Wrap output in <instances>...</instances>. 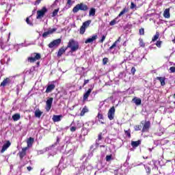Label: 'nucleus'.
Listing matches in <instances>:
<instances>
[{
	"mask_svg": "<svg viewBox=\"0 0 175 175\" xmlns=\"http://www.w3.org/2000/svg\"><path fill=\"white\" fill-rule=\"evenodd\" d=\"M79 42L75 41L74 39H71L68 42L66 48L62 46L59 49L57 57H62V54H64L68 49H70V53H75V51H77V50H79Z\"/></svg>",
	"mask_w": 175,
	"mask_h": 175,
	"instance_id": "nucleus-1",
	"label": "nucleus"
},
{
	"mask_svg": "<svg viewBox=\"0 0 175 175\" xmlns=\"http://www.w3.org/2000/svg\"><path fill=\"white\" fill-rule=\"evenodd\" d=\"M79 10H82L83 12H87L88 10V6L83 3L77 4L72 9L73 13H77Z\"/></svg>",
	"mask_w": 175,
	"mask_h": 175,
	"instance_id": "nucleus-2",
	"label": "nucleus"
},
{
	"mask_svg": "<svg viewBox=\"0 0 175 175\" xmlns=\"http://www.w3.org/2000/svg\"><path fill=\"white\" fill-rule=\"evenodd\" d=\"M42 58V55L38 53H33L31 54V57H27V61L30 64H33V62H36V61H39Z\"/></svg>",
	"mask_w": 175,
	"mask_h": 175,
	"instance_id": "nucleus-3",
	"label": "nucleus"
},
{
	"mask_svg": "<svg viewBox=\"0 0 175 175\" xmlns=\"http://www.w3.org/2000/svg\"><path fill=\"white\" fill-rule=\"evenodd\" d=\"M48 12L47 8L43 7L41 10L37 11V20H40L44 17V14Z\"/></svg>",
	"mask_w": 175,
	"mask_h": 175,
	"instance_id": "nucleus-4",
	"label": "nucleus"
},
{
	"mask_svg": "<svg viewBox=\"0 0 175 175\" xmlns=\"http://www.w3.org/2000/svg\"><path fill=\"white\" fill-rule=\"evenodd\" d=\"M116 114V108L112 107L108 111V118L110 121H113L114 120V116Z\"/></svg>",
	"mask_w": 175,
	"mask_h": 175,
	"instance_id": "nucleus-5",
	"label": "nucleus"
},
{
	"mask_svg": "<svg viewBox=\"0 0 175 175\" xmlns=\"http://www.w3.org/2000/svg\"><path fill=\"white\" fill-rule=\"evenodd\" d=\"M62 40L61 38L54 40L49 44V49H53V47L58 46L59 44H61Z\"/></svg>",
	"mask_w": 175,
	"mask_h": 175,
	"instance_id": "nucleus-6",
	"label": "nucleus"
},
{
	"mask_svg": "<svg viewBox=\"0 0 175 175\" xmlns=\"http://www.w3.org/2000/svg\"><path fill=\"white\" fill-rule=\"evenodd\" d=\"M53 100L54 98L53 97L49 98L46 102L45 110L49 112L51 110V106H53Z\"/></svg>",
	"mask_w": 175,
	"mask_h": 175,
	"instance_id": "nucleus-7",
	"label": "nucleus"
},
{
	"mask_svg": "<svg viewBox=\"0 0 175 175\" xmlns=\"http://www.w3.org/2000/svg\"><path fill=\"white\" fill-rule=\"evenodd\" d=\"M27 150H28V146L23 148L22 150L18 152V155L20 161H23L24 157L27 155Z\"/></svg>",
	"mask_w": 175,
	"mask_h": 175,
	"instance_id": "nucleus-8",
	"label": "nucleus"
},
{
	"mask_svg": "<svg viewBox=\"0 0 175 175\" xmlns=\"http://www.w3.org/2000/svg\"><path fill=\"white\" fill-rule=\"evenodd\" d=\"M151 127V122L150 121H146L142 128V132H148Z\"/></svg>",
	"mask_w": 175,
	"mask_h": 175,
	"instance_id": "nucleus-9",
	"label": "nucleus"
},
{
	"mask_svg": "<svg viewBox=\"0 0 175 175\" xmlns=\"http://www.w3.org/2000/svg\"><path fill=\"white\" fill-rule=\"evenodd\" d=\"M10 146H12V143L10 142V141H7L5 144H4L2 146L1 152V154H3V152H5V151H6V150H8Z\"/></svg>",
	"mask_w": 175,
	"mask_h": 175,
	"instance_id": "nucleus-10",
	"label": "nucleus"
},
{
	"mask_svg": "<svg viewBox=\"0 0 175 175\" xmlns=\"http://www.w3.org/2000/svg\"><path fill=\"white\" fill-rule=\"evenodd\" d=\"M10 83H12V80L10 78L7 77L1 83L0 87H6V85H8V84H10Z\"/></svg>",
	"mask_w": 175,
	"mask_h": 175,
	"instance_id": "nucleus-11",
	"label": "nucleus"
},
{
	"mask_svg": "<svg viewBox=\"0 0 175 175\" xmlns=\"http://www.w3.org/2000/svg\"><path fill=\"white\" fill-rule=\"evenodd\" d=\"M53 90H55V84H49L46 87V90L45 91L46 94H49Z\"/></svg>",
	"mask_w": 175,
	"mask_h": 175,
	"instance_id": "nucleus-12",
	"label": "nucleus"
},
{
	"mask_svg": "<svg viewBox=\"0 0 175 175\" xmlns=\"http://www.w3.org/2000/svg\"><path fill=\"white\" fill-rule=\"evenodd\" d=\"M142 144V139H139L137 141H131V146L133 148H136V147H139Z\"/></svg>",
	"mask_w": 175,
	"mask_h": 175,
	"instance_id": "nucleus-13",
	"label": "nucleus"
},
{
	"mask_svg": "<svg viewBox=\"0 0 175 175\" xmlns=\"http://www.w3.org/2000/svg\"><path fill=\"white\" fill-rule=\"evenodd\" d=\"M98 39V35H94L92 36V38H88L85 41V43H92L94 40Z\"/></svg>",
	"mask_w": 175,
	"mask_h": 175,
	"instance_id": "nucleus-14",
	"label": "nucleus"
},
{
	"mask_svg": "<svg viewBox=\"0 0 175 175\" xmlns=\"http://www.w3.org/2000/svg\"><path fill=\"white\" fill-rule=\"evenodd\" d=\"M92 92V89L90 88L86 92L83 94V100H87L88 98L90 97V95H91V93Z\"/></svg>",
	"mask_w": 175,
	"mask_h": 175,
	"instance_id": "nucleus-15",
	"label": "nucleus"
},
{
	"mask_svg": "<svg viewBox=\"0 0 175 175\" xmlns=\"http://www.w3.org/2000/svg\"><path fill=\"white\" fill-rule=\"evenodd\" d=\"M62 118V115H54L52 118L53 122H59Z\"/></svg>",
	"mask_w": 175,
	"mask_h": 175,
	"instance_id": "nucleus-16",
	"label": "nucleus"
},
{
	"mask_svg": "<svg viewBox=\"0 0 175 175\" xmlns=\"http://www.w3.org/2000/svg\"><path fill=\"white\" fill-rule=\"evenodd\" d=\"M156 80H159L161 83V85H162L163 87L166 84V83L165 82V80H166V78L165 77H156Z\"/></svg>",
	"mask_w": 175,
	"mask_h": 175,
	"instance_id": "nucleus-17",
	"label": "nucleus"
},
{
	"mask_svg": "<svg viewBox=\"0 0 175 175\" xmlns=\"http://www.w3.org/2000/svg\"><path fill=\"white\" fill-rule=\"evenodd\" d=\"M163 17L165 18H170V8H167L164 10Z\"/></svg>",
	"mask_w": 175,
	"mask_h": 175,
	"instance_id": "nucleus-18",
	"label": "nucleus"
},
{
	"mask_svg": "<svg viewBox=\"0 0 175 175\" xmlns=\"http://www.w3.org/2000/svg\"><path fill=\"white\" fill-rule=\"evenodd\" d=\"M121 42V37H119L116 41L109 47V50H113V49L117 47V43Z\"/></svg>",
	"mask_w": 175,
	"mask_h": 175,
	"instance_id": "nucleus-19",
	"label": "nucleus"
},
{
	"mask_svg": "<svg viewBox=\"0 0 175 175\" xmlns=\"http://www.w3.org/2000/svg\"><path fill=\"white\" fill-rule=\"evenodd\" d=\"M132 101L134 102L137 106H140V105H142V99L140 98L135 97L133 98Z\"/></svg>",
	"mask_w": 175,
	"mask_h": 175,
	"instance_id": "nucleus-20",
	"label": "nucleus"
},
{
	"mask_svg": "<svg viewBox=\"0 0 175 175\" xmlns=\"http://www.w3.org/2000/svg\"><path fill=\"white\" fill-rule=\"evenodd\" d=\"M42 114H43V112H42L39 109H36L35 111V117H36L37 118H40V117H42Z\"/></svg>",
	"mask_w": 175,
	"mask_h": 175,
	"instance_id": "nucleus-21",
	"label": "nucleus"
},
{
	"mask_svg": "<svg viewBox=\"0 0 175 175\" xmlns=\"http://www.w3.org/2000/svg\"><path fill=\"white\" fill-rule=\"evenodd\" d=\"M95 13H96V9L94 8H90L89 11V16L94 17V16H95Z\"/></svg>",
	"mask_w": 175,
	"mask_h": 175,
	"instance_id": "nucleus-22",
	"label": "nucleus"
},
{
	"mask_svg": "<svg viewBox=\"0 0 175 175\" xmlns=\"http://www.w3.org/2000/svg\"><path fill=\"white\" fill-rule=\"evenodd\" d=\"M97 118L99 122H100V124H105V122H102V120H104V118H103V114L100 113V112L98 113Z\"/></svg>",
	"mask_w": 175,
	"mask_h": 175,
	"instance_id": "nucleus-23",
	"label": "nucleus"
},
{
	"mask_svg": "<svg viewBox=\"0 0 175 175\" xmlns=\"http://www.w3.org/2000/svg\"><path fill=\"white\" fill-rule=\"evenodd\" d=\"M21 118V116L19 113H15L12 116V119L14 120V121H18V120H20Z\"/></svg>",
	"mask_w": 175,
	"mask_h": 175,
	"instance_id": "nucleus-24",
	"label": "nucleus"
},
{
	"mask_svg": "<svg viewBox=\"0 0 175 175\" xmlns=\"http://www.w3.org/2000/svg\"><path fill=\"white\" fill-rule=\"evenodd\" d=\"M90 24H91V20L85 21L82 26L85 28H88L90 27Z\"/></svg>",
	"mask_w": 175,
	"mask_h": 175,
	"instance_id": "nucleus-25",
	"label": "nucleus"
},
{
	"mask_svg": "<svg viewBox=\"0 0 175 175\" xmlns=\"http://www.w3.org/2000/svg\"><path fill=\"white\" fill-rule=\"evenodd\" d=\"M88 109H87V107L85 106V107L83 108L82 111H81L80 116H81V117H83V116H84V114H85L86 113H88Z\"/></svg>",
	"mask_w": 175,
	"mask_h": 175,
	"instance_id": "nucleus-26",
	"label": "nucleus"
},
{
	"mask_svg": "<svg viewBox=\"0 0 175 175\" xmlns=\"http://www.w3.org/2000/svg\"><path fill=\"white\" fill-rule=\"evenodd\" d=\"M125 13H128V9L126 8H124L118 14V17H121V16L125 14Z\"/></svg>",
	"mask_w": 175,
	"mask_h": 175,
	"instance_id": "nucleus-27",
	"label": "nucleus"
},
{
	"mask_svg": "<svg viewBox=\"0 0 175 175\" xmlns=\"http://www.w3.org/2000/svg\"><path fill=\"white\" fill-rule=\"evenodd\" d=\"M159 38V32L157 31L156 34L152 38V42H155L156 40H158Z\"/></svg>",
	"mask_w": 175,
	"mask_h": 175,
	"instance_id": "nucleus-28",
	"label": "nucleus"
},
{
	"mask_svg": "<svg viewBox=\"0 0 175 175\" xmlns=\"http://www.w3.org/2000/svg\"><path fill=\"white\" fill-rule=\"evenodd\" d=\"M58 12H59V8L54 10L52 13V17H55V16H58Z\"/></svg>",
	"mask_w": 175,
	"mask_h": 175,
	"instance_id": "nucleus-29",
	"label": "nucleus"
},
{
	"mask_svg": "<svg viewBox=\"0 0 175 175\" xmlns=\"http://www.w3.org/2000/svg\"><path fill=\"white\" fill-rule=\"evenodd\" d=\"M124 134L129 139H131V129L124 130Z\"/></svg>",
	"mask_w": 175,
	"mask_h": 175,
	"instance_id": "nucleus-30",
	"label": "nucleus"
},
{
	"mask_svg": "<svg viewBox=\"0 0 175 175\" xmlns=\"http://www.w3.org/2000/svg\"><path fill=\"white\" fill-rule=\"evenodd\" d=\"M139 42L140 47H146V43H144L142 38H139Z\"/></svg>",
	"mask_w": 175,
	"mask_h": 175,
	"instance_id": "nucleus-31",
	"label": "nucleus"
},
{
	"mask_svg": "<svg viewBox=\"0 0 175 175\" xmlns=\"http://www.w3.org/2000/svg\"><path fill=\"white\" fill-rule=\"evenodd\" d=\"M84 32H85V27H84V26H81L80 28L79 33L81 35H84Z\"/></svg>",
	"mask_w": 175,
	"mask_h": 175,
	"instance_id": "nucleus-32",
	"label": "nucleus"
},
{
	"mask_svg": "<svg viewBox=\"0 0 175 175\" xmlns=\"http://www.w3.org/2000/svg\"><path fill=\"white\" fill-rule=\"evenodd\" d=\"M57 31V28H53V29H49L47 31L49 35H51V33H54Z\"/></svg>",
	"mask_w": 175,
	"mask_h": 175,
	"instance_id": "nucleus-33",
	"label": "nucleus"
},
{
	"mask_svg": "<svg viewBox=\"0 0 175 175\" xmlns=\"http://www.w3.org/2000/svg\"><path fill=\"white\" fill-rule=\"evenodd\" d=\"M107 62H109V58L107 57H104L103 59V65H107Z\"/></svg>",
	"mask_w": 175,
	"mask_h": 175,
	"instance_id": "nucleus-34",
	"label": "nucleus"
},
{
	"mask_svg": "<svg viewBox=\"0 0 175 175\" xmlns=\"http://www.w3.org/2000/svg\"><path fill=\"white\" fill-rule=\"evenodd\" d=\"M139 35H144V28H141L139 29Z\"/></svg>",
	"mask_w": 175,
	"mask_h": 175,
	"instance_id": "nucleus-35",
	"label": "nucleus"
},
{
	"mask_svg": "<svg viewBox=\"0 0 175 175\" xmlns=\"http://www.w3.org/2000/svg\"><path fill=\"white\" fill-rule=\"evenodd\" d=\"M116 24H117V21H116V19L112 20L109 23V25H111V26L116 25Z\"/></svg>",
	"mask_w": 175,
	"mask_h": 175,
	"instance_id": "nucleus-36",
	"label": "nucleus"
},
{
	"mask_svg": "<svg viewBox=\"0 0 175 175\" xmlns=\"http://www.w3.org/2000/svg\"><path fill=\"white\" fill-rule=\"evenodd\" d=\"M26 23L29 25H33V24H32V22H31V21L29 20V18H28V17L26 18Z\"/></svg>",
	"mask_w": 175,
	"mask_h": 175,
	"instance_id": "nucleus-37",
	"label": "nucleus"
},
{
	"mask_svg": "<svg viewBox=\"0 0 175 175\" xmlns=\"http://www.w3.org/2000/svg\"><path fill=\"white\" fill-rule=\"evenodd\" d=\"M135 131H142V127L140 125L137 124L135 126Z\"/></svg>",
	"mask_w": 175,
	"mask_h": 175,
	"instance_id": "nucleus-38",
	"label": "nucleus"
},
{
	"mask_svg": "<svg viewBox=\"0 0 175 175\" xmlns=\"http://www.w3.org/2000/svg\"><path fill=\"white\" fill-rule=\"evenodd\" d=\"M55 146H57V143H55L54 144L51 145L49 147H46L45 150H46V151H49V150H50V148H51L52 147H55Z\"/></svg>",
	"mask_w": 175,
	"mask_h": 175,
	"instance_id": "nucleus-39",
	"label": "nucleus"
},
{
	"mask_svg": "<svg viewBox=\"0 0 175 175\" xmlns=\"http://www.w3.org/2000/svg\"><path fill=\"white\" fill-rule=\"evenodd\" d=\"M106 161L107 162H109V161H111V154L106 156Z\"/></svg>",
	"mask_w": 175,
	"mask_h": 175,
	"instance_id": "nucleus-40",
	"label": "nucleus"
},
{
	"mask_svg": "<svg viewBox=\"0 0 175 175\" xmlns=\"http://www.w3.org/2000/svg\"><path fill=\"white\" fill-rule=\"evenodd\" d=\"M105 39H106V36H103L101 39L99 40V42L103 43V42H105Z\"/></svg>",
	"mask_w": 175,
	"mask_h": 175,
	"instance_id": "nucleus-41",
	"label": "nucleus"
},
{
	"mask_svg": "<svg viewBox=\"0 0 175 175\" xmlns=\"http://www.w3.org/2000/svg\"><path fill=\"white\" fill-rule=\"evenodd\" d=\"M170 73H175V66H172L170 68Z\"/></svg>",
	"mask_w": 175,
	"mask_h": 175,
	"instance_id": "nucleus-42",
	"label": "nucleus"
},
{
	"mask_svg": "<svg viewBox=\"0 0 175 175\" xmlns=\"http://www.w3.org/2000/svg\"><path fill=\"white\" fill-rule=\"evenodd\" d=\"M88 83H90V79H85L84 82H83V87H85V85H87V84H88Z\"/></svg>",
	"mask_w": 175,
	"mask_h": 175,
	"instance_id": "nucleus-43",
	"label": "nucleus"
},
{
	"mask_svg": "<svg viewBox=\"0 0 175 175\" xmlns=\"http://www.w3.org/2000/svg\"><path fill=\"white\" fill-rule=\"evenodd\" d=\"M161 44H162V41H157V42H156V46H157V47L160 48V47H161Z\"/></svg>",
	"mask_w": 175,
	"mask_h": 175,
	"instance_id": "nucleus-44",
	"label": "nucleus"
},
{
	"mask_svg": "<svg viewBox=\"0 0 175 175\" xmlns=\"http://www.w3.org/2000/svg\"><path fill=\"white\" fill-rule=\"evenodd\" d=\"M49 35H50L48 31H45L42 33V37L43 38H47V36H49Z\"/></svg>",
	"mask_w": 175,
	"mask_h": 175,
	"instance_id": "nucleus-45",
	"label": "nucleus"
},
{
	"mask_svg": "<svg viewBox=\"0 0 175 175\" xmlns=\"http://www.w3.org/2000/svg\"><path fill=\"white\" fill-rule=\"evenodd\" d=\"M31 143H33V138H32V137H29L27 141V144H29Z\"/></svg>",
	"mask_w": 175,
	"mask_h": 175,
	"instance_id": "nucleus-46",
	"label": "nucleus"
},
{
	"mask_svg": "<svg viewBox=\"0 0 175 175\" xmlns=\"http://www.w3.org/2000/svg\"><path fill=\"white\" fill-rule=\"evenodd\" d=\"M135 72H136V68L135 67H132V68H131V74L133 75H135Z\"/></svg>",
	"mask_w": 175,
	"mask_h": 175,
	"instance_id": "nucleus-47",
	"label": "nucleus"
},
{
	"mask_svg": "<svg viewBox=\"0 0 175 175\" xmlns=\"http://www.w3.org/2000/svg\"><path fill=\"white\" fill-rule=\"evenodd\" d=\"M76 129H77V128H76V126H72L70 129V132H76Z\"/></svg>",
	"mask_w": 175,
	"mask_h": 175,
	"instance_id": "nucleus-48",
	"label": "nucleus"
},
{
	"mask_svg": "<svg viewBox=\"0 0 175 175\" xmlns=\"http://www.w3.org/2000/svg\"><path fill=\"white\" fill-rule=\"evenodd\" d=\"M130 8L131 9H135V8H136V4H135L133 2H131Z\"/></svg>",
	"mask_w": 175,
	"mask_h": 175,
	"instance_id": "nucleus-49",
	"label": "nucleus"
},
{
	"mask_svg": "<svg viewBox=\"0 0 175 175\" xmlns=\"http://www.w3.org/2000/svg\"><path fill=\"white\" fill-rule=\"evenodd\" d=\"M98 140L100 141L102 140V133H100L98 136Z\"/></svg>",
	"mask_w": 175,
	"mask_h": 175,
	"instance_id": "nucleus-50",
	"label": "nucleus"
},
{
	"mask_svg": "<svg viewBox=\"0 0 175 175\" xmlns=\"http://www.w3.org/2000/svg\"><path fill=\"white\" fill-rule=\"evenodd\" d=\"M40 2H42V0H36L35 1L34 5H39V3H40Z\"/></svg>",
	"mask_w": 175,
	"mask_h": 175,
	"instance_id": "nucleus-51",
	"label": "nucleus"
},
{
	"mask_svg": "<svg viewBox=\"0 0 175 175\" xmlns=\"http://www.w3.org/2000/svg\"><path fill=\"white\" fill-rule=\"evenodd\" d=\"M27 169L28 172H31V170H32L33 168L31 166H28V167H27Z\"/></svg>",
	"mask_w": 175,
	"mask_h": 175,
	"instance_id": "nucleus-52",
	"label": "nucleus"
},
{
	"mask_svg": "<svg viewBox=\"0 0 175 175\" xmlns=\"http://www.w3.org/2000/svg\"><path fill=\"white\" fill-rule=\"evenodd\" d=\"M67 5H72V0H68Z\"/></svg>",
	"mask_w": 175,
	"mask_h": 175,
	"instance_id": "nucleus-53",
	"label": "nucleus"
},
{
	"mask_svg": "<svg viewBox=\"0 0 175 175\" xmlns=\"http://www.w3.org/2000/svg\"><path fill=\"white\" fill-rule=\"evenodd\" d=\"M36 65L37 68H39V66H40V62H37Z\"/></svg>",
	"mask_w": 175,
	"mask_h": 175,
	"instance_id": "nucleus-54",
	"label": "nucleus"
},
{
	"mask_svg": "<svg viewBox=\"0 0 175 175\" xmlns=\"http://www.w3.org/2000/svg\"><path fill=\"white\" fill-rule=\"evenodd\" d=\"M57 143H59V137L57 138V142H56V144H57Z\"/></svg>",
	"mask_w": 175,
	"mask_h": 175,
	"instance_id": "nucleus-55",
	"label": "nucleus"
},
{
	"mask_svg": "<svg viewBox=\"0 0 175 175\" xmlns=\"http://www.w3.org/2000/svg\"><path fill=\"white\" fill-rule=\"evenodd\" d=\"M100 148L103 147V148H105V145H100Z\"/></svg>",
	"mask_w": 175,
	"mask_h": 175,
	"instance_id": "nucleus-56",
	"label": "nucleus"
},
{
	"mask_svg": "<svg viewBox=\"0 0 175 175\" xmlns=\"http://www.w3.org/2000/svg\"><path fill=\"white\" fill-rule=\"evenodd\" d=\"M125 43H126V41H125V42L123 43V46H126V45L125 44Z\"/></svg>",
	"mask_w": 175,
	"mask_h": 175,
	"instance_id": "nucleus-57",
	"label": "nucleus"
},
{
	"mask_svg": "<svg viewBox=\"0 0 175 175\" xmlns=\"http://www.w3.org/2000/svg\"><path fill=\"white\" fill-rule=\"evenodd\" d=\"M96 146H99V144H98V143H96Z\"/></svg>",
	"mask_w": 175,
	"mask_h": 175,
	"instance_id": "nucleus-58",
	"label": "nucleus"
},
{
	"mask_svg": "<svg viewBox=\"0 0 175 175\" xmlns=\"http://www.w3.org/2000/svg\"><path fill=\"white\" fill-rule=\"evenodd\" d=\"M10 38V33H9L8 38Z\"/></svg>",
	"mask_w": 175,
	"mask_h": 175,
	"instance_id": "nucleus-59",
	"label": "nucleus"
},
{
	"mask_svg": "<svg viewBox=\"0 0 175 175\" xmlns=\"http://www.w3.org/2000/svg\"><path fill=\"white\" fill-rule=\"evenodd\" d=\"M149 151H150V152H151V151H152V150H151V149H149Z\"/></svg>",
	"mask_w": 175,
	"mask_h": 175,
	"instance_id": "nucleus-60",
	"label": "nucleus"
},
{
	"mask_svg": "<svg viewBox=\"0 0 175 175\" xmlns=\"http://www.w3.org/2000/svg\"><path fill=\"white\" fill-rule=\"evenodd\" d=\"M92 147H94L93 146H91V148H92Z\"/></svg>",
	"mask_w": 175,
	"mask_h": 175,
	"instance_id": "nucleus-61",
	"label": "nucleus"
},
{
	"mask_svg": "<svg viewBox=\"0 0 175 175\" xmlns=\"http://www.w3.org/2000/svg\"><path fill=\"white\" fill-rule=\"evenodd\" d=\"M23 166H25V164H24ZM23 166H22V167H23Z\"/></svg>",
	"mask_w": 175,
	"mask_h": 175,
	"instance_id": "nucleus-62",
	"label": "nucleus"
},
{
	"mask_svg": "<svg viewBox=\"0 0 175 175\" xmlns=\"http://www.w3.org/2000/svg\"><path fill=\"white\" fill-rule=\"evenodd\" d=\"M141 124H143V122H141Z\"/></svg>",
	"mask_w": 175,
	"mask_h": 175,
	"instance_id": "nucleus-63",
	"label": "nucleus"
},
{
	"mask_svg": "<svg viewBox=\"0 0 175 175\" xmlns=\"http://www.w3.org/2000/svg\"><path fill=\"white\" fill-rule=\"evenodd\" d=\"M0 174H1V170H0Z\"/></svg>",
	"mask_w": 175,
	"mask_h": 175,
	"instance_id": "nucleus-64",
	"label": "nucleus"
}]
</instances>
